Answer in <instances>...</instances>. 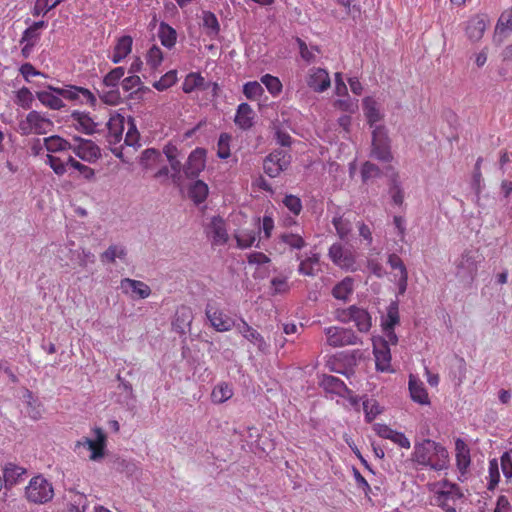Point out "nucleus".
<instances>
[{"instance_id":"f257e3e1","label":"nucleus","mask_w":512,"mask_h":512,"mask_svg":"<svg viewBox=\"0 0 512 512\" xmlns=\"http://www.w3.org/2000/svg\"><path fill=\"white\" fill-rule=\"evenodd\" d=\"M410 461L416 470L440 473L449 468V452L441 443L423 439L414 443Z\"/></svg>"},{"instance_id":"f03ea898","label":"nucleus","mask_w":512,"mask_h":512,"mask_svg":"<svg viewBox=\"0 0 512 512\" xmlns=\"http://www.w3.org/2000/svg\"><path fill=\"white\" fill-rule=\"evenodd\" d=\"M481 256L477 251L466 250L455 261V276L464 285H470L476 278Z\"/></svg>"},{"instance_id":"7ed1b4c3","label":"nucleus","mask_w":512,"mask_h":512,"mask_svg":"<svg viewBox=\"0 0 512 512\" xmlns=\"http://www.w3.org/2000/svg\"><path fill=\"white\" fill-rule=\"evenodd\" d=\"M372 142L370 156L378 161L389 163L393 160L391 139L384 125H377L371 132Z\"/></svg>"},{"instance_id":"20e7f679","label":"nucleus","mask_w":512,"mask_h":512,"mask_svg":"<svg viewBox=\"0 0 512 512\" xmlns=\"http://www.w3.org/2000/svg\"><path fill=\"white\" fill-rule=\"evenodd\" d=\"M53 496L52 484L41 475L33 477L25 488V497L31 503L45 504L52 500Z\"/></svg>"},{"instance_id":"39448f33","label":"nucleus","mask_w":512,"mask_h":512,"mask_svg":"<svg viewBox=\"0 0 512 512\" xmlns=\"http://www.w3.org/2000/svg\"><path fill=\"white\" fill-rule=\"evenodd\" d=\"M54 124L51 119L45 117L38 111H30L26 118L18 124L21 135L47 134L52 131Z\"/></svg>"},{"instance_id":"423d86ee","label":"nucleus","mask_w":512,"mask_h":512,"mask_svg":"<svg viewBox=\"0 0 512 512\" xmlns=\"http://www.w3.org/2000/svg\"><path fill=\"white\" fill-rule=\"evenodd\" d=\"M463 494L456 484L444 481L441 488L435 493V504L445 512H456V501L462 498Z\"/></svg>"},{"instance_id":"0eeeda50","label":"nucleus","mask_w":512,"mask_h":512,"mask_svg":"<svg viewBox=\"0 0 512 512\" xmlns=\"http://www.w3.org/2000/svg\"><path fill=\"white\" fill-rule=\"evenodd\" d=\"M324 333L327 338V344L334 348L356 345L360 342L353 330L348 328L331 326L325 328Z\"/></svg>"},{"instance_id":"6e6552de","label":"nucleus","mask_w":512,"mask_h":512,"mask_svg":"<svg viewBox=\"0 0 512 512\" xmlns=\"http://www.w3.org/2000/svg\"><path fill=\"white\" fill-rule=\"evenodd\" d=\"M107 141L110 145V150L117 158H122V146H117L118 143L122 140V134L124 130V117L121 115H116L111 117L107 123Z\"/></svg>"},{"instance_id":"1a4fd4ad","label":"nucleus","mask_w":512,"mask_h":512,"mask_svg":"<svg viewBox=\"0 0 512 512\" xmlns=\"http://www.w3.org/2000/svg\"><path fill=\"white\" fill-rule=\"evenodd\" d=\"M337 319L342 322H354L360 332H367L371 327V317L362 308L351 306L347 310L337 312Z\"/></svg>"},{"instance_id":"9d476101","label":"nucleus","mask_w":512,"mask_h":512,"mask_svg":"<svg viewBox=\"0 0 512 512\" xmlns=\"http://www.w3.org/2000/svg\"><path fill=\"white\" fill-rule=\"evenodd\" d=\"M96 434V439H91L88 437H83L78 440L75 444V451L80 449L81 447L87 448L91 451V455L89 456L90 460L97 461L104 456V449L106 446V435L100 428H96L94 430Z\"/></svg>"},{"instance_id":"9b49d317","label":"nucleus","mask_w":512,"mask_h":512,"mask_svg":"<svg viewBox=\"0 0 512 512\" xmlns=\"http://www.w3.org/2000/svg\"><path fill=\"white\" fill-rule=\"evenodd\" d=\"M71 151L81 160L95 163L101 157V150L92 140L81 137L74 138Z\"/></svg>"},{"instance_id":"f8f14e48","label":"nucleus","mask_w":512,"mask_h":512,"mask_svg":"<svg viewBox=\"0 0 512 512\" xmlns=\"http://www.w3.org/2000/svg\"><path fill=\"white\" fill-rule=\"evenodd\" d=\"M53 90L58 95H61V98L67 99L75 103L90 105H94L96 103V97L94 96V94L90 90L83 87L65 85L63 87H60V89Z\"/></svg>"},{"instance_id":"ddd939ff","label":"nucleus","mask_w":512,"mask_h":512,"mask_svg":"<svg viewBox=\"0 0 512 512\" xmlns=\"http://www.w3.org/2000/svg\"><path fill=\"white\" fill-rule=\"evenodd\" d=\"M290 155L284 150L271 152L264 160V171L270 177H277L290 164Z\"/></svg>"},{"instance_id":"4468645a","label":"nucleus","mask_w":512,"mask_h":512,"mask_svg":"<svg viewBox=\"0 0 512 512\" xmlns=\"http://www.w3.org/2000/svg\"><path fill=\"white\" fill-rule=\"evenodd\" d=\"M328 255L331 261L340 268L356 271V260L353 252L345 249L340 243L331 245Z\"/></svg>"},{"instance_id":"2eb2a0df","label":"nucleus","mask_w":512,"mask_h":512,"mask_svg":"<svg viewBox=\"0 0 512 512\" xmlns=\"http://www.w3.org/2000/svg\"><path fill=\"white\" fill-rule=\"evenodd\" d=\"M205 314L211 326L218 332H227L236 327L232 318L212 305L206 306Z\"/></svg>"},{"instance_id":"dca6fc26","label":"nucleus","mask_w":512,"mask_h":512,"mask_svg":"<svg viewBox=\"0 0 512 512\" xmlns=\"http://www.w3.org/2000/svg\"><path fill=\"white\" fill-rule=\"evenodd\" d=\"M489 24V19L484 14L472 16L465 25L467 38L472 42H478L482 39L484 32Z\"/></svg>"},{"instance_id":"f3484780","label":"nucleus","mask_w":512,"mask_h":512,"mask_svg":"<svg viewBox=\"0 0 512 512\" xmlns=\"http://www.w3.org/2000/svg\"><path fill=\"white\" fill-rule=\"evenodd\" d=\"M238 333H240L247 341L257 347L262 353L269 351V344L264 337L253 327H251L244 319L236 325Z\"/></svg>"},{"instance_id":"a211bd4d","label":"nucleus","mask_w":512,"mask_h":512,"mask_svg":"<svg viewBox=\"0 0 512 512\" xmlns=\"http://www.w3.org/2000/svg\"><path fill=\"white\" fill-rule=\"evenodd\" d=\"M206 233L211 239L212 244L216 246L226 244L229 239L225 221L219 216L211 218V221L206 227Z\"/></svg>"},{"instance_id":"6ab92c4d","label":"nucleus","mask_w":512,"mask_h":512,"mask_svg":"<svg viewBox=\"0 0 512 512\" xmlns=\"http://www.w3.org/2000/svg\"><path fill=\"white\" fill-rule=\"evenodd\" d=\"M306 82L313 91L319 93L326 91L331 84L328 72L325 69L316 67L309 69Z\"/></svg>"},{"instance_id":"aec40b11","label":"nucleus","mask_w":512,"mask_h":512,"mask_svg":"<svg viewBox=\"0 0 512 512\" xmlns=\"http://www.w3.org/2000/svg\"><path fill=\"white\" fill-rule=\"evenodd\" d=\"M72 124L76 130L92 135L98 132V123L89 115V113L74 111L71 114Z\"/></svg>"},{"instance_id":"412c9836","label":"nucleus","mask_w":512,"mask_h":512,"mask_svg":"<svg viewBox=\"0 0 512 512\" xmlns=\"http://www.w3.org/2000/svg\"><path fill=\"white\" fill-rule=\"evenodd\" d=\"M376 368L382 372L391 370V353L384 341H373Z\"/></svg>"},{"instance_id":"4be33fe9","label":"nucleus","mask_w":512,"mask_h":512,"mask_svg":"<svg viewBox=\"0 0 512 512\" xmlns=\"http://www.w3.org/2000/svg\"><path fill=\"white\" fill-rule=\"evenodd\" d=\"M53 89H60V87L48 85L46 90L36 92V97L45 107L52 110H60L65 107V104L61 95H58Z\"/></svg>"},{"instance_id":"5701e85b","label":"nucleus","mask_w":512,"mask_h":512,"mask_svg":"<svg viewBox=\"0 0 512 512\" xmlns=\"http://www.w3.org/2000/svg\"><path fill=\"white\" fill-rule=\"evenodd\" d=\"M205 167V152L202 149L194 150L188 157L184 166L187 177H196Z\"/></svg>"},{"instance_id":"b1692460","label":"nucleus","mask_w":512,"mask_h":512,"mask_svg":"<svg viewBox=\"0 0 512 512\" xmlns=\"http://www.w3.org/2000/svg\"><path fill=\"white\" fill-rule=\"evenodd\" d=\"M120 288L126 294L131 291L140 299L148 298L151 294V289L146 283L130 278L122 279L120 282Z\"/></svg>"},{"instance_id":"393cba45","label":"nucleus","mask_w":512,"mask_h":512,"mask_svg":"<svg viewBox=\"0 0 512 512\" xmlns=\"http://www.w3.org/2000/svg\"><path fill=\"white\" fill-rule=\"evenodd\" d=\"M363 110L366 117L367 123L370 128L374 129L380 122L384 115L380 111L378 103L372 97H366L363 99Z\"/></svg>"},{"instance_id":"a878e982","label":"nucleus","mask_w":512,"mask_h":512,"mask_svg":"<svg viewBox=\"0 0 512 512\" xmlns=\"http://www.w3.org/2000/svg\"><path fill=\"white\" fill-rule=\"evenodd\" d=\"M193 319L192 311L189 307L181 306L176 310L172 326L174 331L179 334H185L189 329Z\"/></svg>"},{"instance_id":"bb28decb","label":"nucleus","mask_w":512,"mask_h":512,"mask_svg":"<svg viewBox=\"0 0 512 512\" xmlns=\"http://www.w3.org/2000/svg\"><path fill=\"white\" fill-rule=\"evenodd\" d=\"M320 385L329 393H333L339 396H346L350 393L345 383L339 378L332 375H323L320 380Z\"/></svg>"},{"instance_id":"cd10ccee","label":"nucleus","mask_w":512,"mask_h":512,"mask_svg":"<svg viewBox=\"0 0 512 512\" xmlns=\"http://www.w3.org/2000/svg\"><path fill=\"white\" fill-rule=\"evenodd\" d=\"M456 466L461 475H464L470 465V450L462 439L455 442Z\"/></svg>"},{"instance_id":"c85d7f7f","label":"nucleus","mask_w":512,"mask_h":512,"mask_svg":"<svg viewBox=\"0 0 512 512\" xmlns=\"http://www.w3.org/2000/svg\"><path fill=\"white\" fill-rule=\"evenodd\" d=\"M253 110L247 103H241L235 115V124L241 129H249L253 125Z\"/></svg>"},{"instance_id":"c756f323","label":"nucleus","mask_w":512,"mask_h":512,"mask_svg":"<svg viewBox=\"0 0 512 512\" xmlns=\"http://www.w3.org/2000/svg\"><path fill=\"white\" fill-rule=\"evenodd\" d=\"M409 391L413 401L421 405H427L430 403L428 393L423 383L418 381L413 376H410L409 379Z\"/></svg>"},{"instance_id":"7c9ffc66","label":"nucleus","mask_w":512,"mask_h":512,"mask_svg":"<svg viewBox=\"0 0 512 512\" xmlns=\"http://www.w3.org/2000/svg\"><path fill=\"white\" fill-rule=\"evenodd\" d=\"M43 144L46 150L50 153L63 152L72 149V144L58 135L44 138Z\"/></svg>"},{"instance_id":"2f4dec72","label":"nucleus","mask_w":512,"mask_h":512,"mask_svg":"<svg viewBox=\"0 0 512 512\" xmlns=\"http://www.w3.org/2000/svg\"><path fill=\"white\" fill-rule=\"evenodd\" d=\"M132 42L130 36H123L118 40L112 56L113 63H119L131 52Z\"/></svg>"},{"instance_id":"473e14b6","label":"nucleus","mask_w":512,"mask_h":512,"mask_svg":"<svg viewBox=\"0 0 512 512\" xmlns=\"http://www.w3.org/2000/svg\"><path fill=\"white\" fill-rule=\"evenodd\" d=\"M279 239L282 243L287 245L290 249L301 250L306 246L304 237L299 232H283L280 234Z\"/></svg>"},{"instance_id":"72a5a7b5","label":"nucleus","mask_w":512,"mask_h":512,"mask_svg":"<svg viewBox=\"0 0 512 512\" xmlns=\"http://www.w3.org/2000/svg\"><path fill=\"white\" fill-rule=\"evenodd\" d=\"M26 470L15 464L9 463L4 468L3 478L6 485L12 486L19 482Z\"/></svg>"},{"instance_id":"f704fd0d","label":"nucleus","mask_w":512,"mask_h":512,"mask_svg":"<svg viewBox=\"0 0 512 512\" xmlns=\"http://www.w3.org/2000/svg\"><path fill=\"white\" fill-rule=\"evenodd\" d=\"M353 292V279L350 277L344 278L332 290V295L338 299L346 301Z\"/></svg>"},{"instance_id":"c9c22d12","label":"nucleus","mask_w":512,"mask_h":512,"mask_svg":"<svg viewBox=\"0 0 512 512\" xmlns=\"http://www.w3.org/2000/svg\"><path fill=\"white\" fill-rule=\"evenodd\" d=\"M158 36L161 44L166 48H172L177 39L176 31L166 23H161L158 30Z\"/></svg>"},{"instance_id":"e433bc0d","label":"nucleus","mask_w":512,"mask_h":512,"mask_svg":"<svg viewBox=\"0 0 512 512\" xmlns=\"http://www.w3.org/2000/svg\"><path fill=\"white\" fill-rule=\"evenodd\" d=\"M233 396V390L227 383H220L216 385L211 393V400L213 403L221 404L229 400Z\"/></svg>"},{"instance_id":"4c0bfd02","label":"nucleus","mask_w":512,"mask_h":512,"mask_svg":"<svg viewBox=\"0 0 512 512\" xmlns=\"http://www.w3.org/2000/svg\"><path fill=\"white\" fill-rule=\"evenodd\" d=\"M208 192L207 184L201 180H197L189 188V196L196 204L204 202L208 196Z\"/></svg>"},{"instance_id":"58836bf2","label":"nucleus","mask_w":512,"mask_h":512,"mask_svg":"<svg viewBox=\"0 0 512 512\" xmlns=\"http://www.w3.org/2000/svg\"><path fill=\"white\" fill-rule=\"evenodd\" d=\"M23 397L27 404V413L29 417L32 418L33 420L40 419L42 415L40 402L33 397L32 392L29 391L28 389L24 391Z\"/></svg>"},{"instance_id":"ea45409f","label":"nucleus","mask_w":512,"mask_h":512,"mask_svg":"<svg viewBox=\"0 0 512 512\" xmlns=\"http://www.w3.org/2000/svg\"><path fill=\"white\" fill-rule=\"evenodd\" d=\"M127 255L126 248L122 245H110L101 255L102 262L114 263L116 259H124Z\"/></svg>"},{"instance_id":"a19ab883","label":"nucleus","mask_w":512,"mask_h":512,"mask_svg":"<svg viewBox=\"0 0 512 512\" xmlns=\"http://www.w3.org/2000/svg\"><path fill=\"white\" fill-rule=\"evenodd\" d=\"M203 27L206 29V34L210 37L218 35L220 25L217 17L210 11H204L202 14Z\"/></svg>"},{"instance_id":"79ce46f5","label":"nucleus","mask_w":512,"mask_h":512,"mask_svg":"<svg viewBox=\"0 0 512 512\" xmlns=\"http://www.w3.org/2000/svg\"><path fill=\"white\" fill-rule=\"evenodd\" d=\"M237 247L240 249L250 248L256 241V231L243 229L235 233L234 235Z\"/></svg>"},{"instance_id":"37998d69","label":"nucleus","mask_w":512,"mask_h":512,"mask_svg":"<svg viewBox=\"0 0 512 512\" xmlns=\"http://www.w3.org/2000/svg\"><path fill=\"white\" fill-rule=\"evenodd\" d=\"M204 86L205 80L200 74L190 73L186 76L182 88L185 93H191L197 88L204 90Z\"/></svg>"},{"instance_id":"c03bdc74","label":"nucleus","mask_w":512,"mask_h":512,"mask_svg":"<svg viewBox=\"0 0 512 512\" xmlns=\"http://www.w3.org/2000/svg\"><path fill=\"white\" fill-rule=\"evenodd\" d=\"M332 224L341 239H345L352 231V222L343 216L334 217Z\"/></svg>"},{"instance_id":"a18cd8bd","label":"nucleus","mask_w":512,"mask_h":512,"mask_svg":"<svg viewBox=\"0 0 512 512\" xmlns=\"http://www.w3.org/2000/svg\"><path fill=\"white\" fill-rule=\"evenodd\" d=\"M45 163L48 164L50 168L53 170V172L58 176L64 175L67 171V159L62 160L57 156L47 154Z\"/></svg>"},{"instance_id":"49530a36","label":"nucleus","mask_w":512,"mask_h":512,"mask_svg":"<svg viewBox=\"0 0 512 512\" xmlns=\"http://www.w3.org/2000/svg\"><path fill=\"white\" fill-rule=\"evenodd\" d=\"M70 252L73 254V257L78 262V265L82 268L87 267L88 264L95 263V255L85 248H80L77 250H70Z\"/></svg>"},{"instance_id":"de8ad7c7","label":"nucleus","mask_w":512,"mask_h":512,"mask_svg":"<svg viewBox=\"0 0 512 512\" xmlns=\"http://www.w3.org/2000/svg\"><path fill=\"white\" fill-rule=\"evenodd\" d=\"M34 101V96L27 87L20 88L16 93L15 103L23 109H30Z\"/></svg>"},{"instance_id":"09e8293b","label":"nucleus","mask_w":512,"mask_h":512,"mask_svg":"<svg viewBox=\"0 0 512 512\" xmlns=\"http://www.w3.org/2000/svg\"><path fill=\"white\" fill-rule=\"evenodd\" d=\"M243 93L249 100H257L264 93L261 83L257 81H250L244 84Z\"/></svg>"},{"instance_id":"8fccbe9b","label":"nucleus","mask_w":512,"mask_h":512,"mask_svg":"<svg viewBox=\"0 0 512 512\" xmlns=\"http://www.w3.org/2000/svg\"><path fill=\"white\" fill-rule=\"evenodd\" d=\"M125 70L122 67H117L111 70L103 79V86L105 88H118L120 79L124 76Z\"/></svg>"},{"instance_id":"3c124183","label":"nucleus","mask_w":512,"mask_h":512,"mask_svg":"<svg viewBox=\"0 0 512 512\" xmlns=\"http://www.w3.org/2000/svg\"><path fill=\"white\" fill-rule=\"evenodd\" d=\"M399 323L398 305L393 302L389 305L387 316L382 322L383 329H394L395 325Z\"/></svg>"},{"instance_id":"603ef678","label":"nucleus","mask_w":512,"mask_h":512,"mask_svg":"<svg viewBox=\"0 0 512 512\" xmlns=\"http://www.w3.org/2000/svg\"><path fill=\"white\" fill-rule=\"evenodd\" d=\"M261 83L265 85L269 93L273 96H277L282 91V83L280 80L270 74H265L261 77Z\"/></svg>"},{"instance_id":"864d4df0","label":"nucleus","mask_w":512,"mask_h":512,"mask_svg":"<svg viewBox=\"0 0 512 512\" xmlns=\"http://www.w3.org/2000/svg\"><path fill=\"white\" fill-rule=\"evenodd\" d=\"M363 410L365 413V419L368 423L372 422L382 410L378 402L374 399H368L363 402Z\"/></svg>"},{"instance_id":"5fc2aeb1","label":"nucleus","mask_w":512,"mask_h":512,"mask_svg":"<svg viewBox=\"0 0 512 512\" xmlns=\"http://www.w3.org/2000/svg\"><path fill=\"white\" fill-rule=\"evenodd\" d=\"M177 80V73L174 70L168 71L159 80L153 83V87L158 91H164L175 84Z\"/></svg>"},{"instance_id":"6e6d98bb","label":"nucleus","mask_w":512,"mask_h":512,"mask_svg":"<svg viewBox=\"0 0 512 512\" xmlns=\"http://www.w3.org/2000/svg\"><path fill=\"white\" fill-rule=\"evenodd\" d=\"M67 164L70 165L72 168L76 169L77 171H79L81 175L87 180H91L95 176V172L92 168L80 163L72 156L67 157Z\"/></svg>"},{"instance_id":"4d7b16f0","label":"nucleus","mask_w":512,"mask_h":512,"mask_svg":"<svg viewBox=\"0 0 512 512\" xmlns=\"http://www.w3.org/2000/svg\"><path fill=\"white\" fill-rule=\"evenodd\" d=\"M230 140L231 136L227 133H222L219 137L217 144V155L221 159H227L230 156Z\"/></svg>"},{"instance_id":"13d9d810","label":"nucleus","mask_w":512,"mask_h":512,"mask_svg":"<svg viewBox=\"0 0 512 512\" xmlns=\"http://www.w3.org/2000/svg\"><path fill=\"white\" fill-rule=\"evenodd\" d=\"M162 60H163V54H162L161 49L158 46L153 45L148 50L147 55H146L147 64L150 65L151 68L155 69L162 63Z\"/></svg>"},{"instance_id":"bf43d9fd","label":"nucleus","mask_w":512,"mask_h":512,"mask_svg":"<svg viewBox=\"0 0 512 512\" xmlns=\"http://www.w3.org/2000/svg\"><path fill=\"white\" fill-rule=\"evenodd\" d=\"M160 158V153L155 149H146L141 155V165L145 169H150Z\"/></svg>"},{"instance_id":"052dcab7","label":"nucleus","mask_w":512,"mask_h":512,"mask_svg":"<svg viewBox=\"0 0 512 512\" xmlns=\"http://www.w3.org/2000/svg\"><path fill=\"white\" fill-rule=\"evenodd\" d=\"M100 98L107 104L116 105L121 100V95L118 88H107L102 89Z\"/></svg>"},{"instance_id":"680f3d73","label":"nucleus","mask_w":512,"mask_h":512,"mask_svg":"<svg viewBox=\"0 0 512 512\" xmlns=\"http://www.w3.org/2000/svg\"><path fill=\"white\" fill-rule=\"evenodd\" d=\"M299 49H300V55L303 60H305L307 63H312L316 59V52L318 53V49L315 47L309 48L306 43L301 40L297 39Z\"/></svg>"},{"instance_id":"e2e57ef3","label":"nucleus","mask_w":512,"mask_h":512,"mask_svg":"<svg viewBox=\"0 0 512 512\" xmlns=\"http://www.w3.org/2000/svg\"><path fill=\"white\" fill-rule=\"evenodd\" d=\"M283 204L294 215H299L302 211L301 199L295 195H286Z\"/></svg>"},{"instance_id":"0e129e2a","label":"nucleus","mask_w":512,"mask_h":512,"mask_svg":"<svg viewBox=\"0 0 512 512\" xmlns=\"http://www.w3.org/2000/svg\"><path fill=\"white\" fill-rule=\"evenodd\" d=\"M512 30V11H506L500 16L496 25V33L502 34Z\"/></svg>"},{"instance_id":"69168bd1","label":"nucleus","mask_w":512,"mask_h":512,"mask_svg":"<svg viewBox=\"0 0 512 512\" xmlns=\"http://www.w3.org/2000/svg\"><path fill=\"white\" fill-rule=\"evenodd\" d=\"M381 174L380 168L369 161L365 162L361 169V176L363 181H367L371 178L379 177Z\"/></svg>"},{"instance_id":"338daca9","label":"nucleus","mask_w":512,"mask_h":512,"mask_svg":"<svg viewBox=\"0 0 512 512\" xmlns=\"http://www.w3.org/2000/svg\"><path fill=\"white\" fill-rule=\"evenodd\" d=\"M128 124L130 127L125 135L124 144L133 147L138 144L139 133L136 129V126L134 125L133 119L129 118Z\"/></svg>"},{"instance_id":"774afa93","label":"nucleus","mask_w":512,"mask_h":512,"mask_svg":"<svg viewBox=\"0 0 512 512\" xmlns=\"http://www.w3.org/2000/svg\"><path fill=\"white\" fill-rule=\"evenodd\" d=\"M52 9L54 8L52 4H49V0H36L31 13L34 17H38L40 15H46Z\"/></svg>"}]
</instances>
